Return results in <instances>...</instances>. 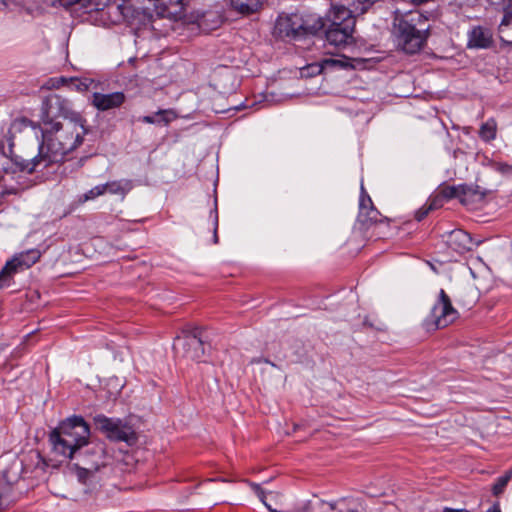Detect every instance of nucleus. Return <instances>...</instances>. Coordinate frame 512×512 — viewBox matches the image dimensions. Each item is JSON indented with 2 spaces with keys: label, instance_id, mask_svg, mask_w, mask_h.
I'll return each mask as SVG.
<instances>
[{
  "label": "nucleus",
  "instance_id": "nucleus-1",
  "mask_svg": "<svg viewBox=\"0 0 512 512\" xmlns=\"http://www.w3.org/2000/svg\"><path fill=\"white\" fill-rule=\"evenodd\" d=\"M85 123L86 120L79 117L49 122L47 126H42V140L38 147V154L30 161H18L13 154V143L10 140L7 146L0 143V153L15 165L13 173L17 171L21 173L17 176V186L8 188L6 193L18 194L29 188L30 181H20V179L32 174L38 166L47 167L52 163L62 162L69 153L77 149L88 132Z\"/></svg>",
  "mask_w": 512,
  "mask_h": 512
},
{
  "label": "nucleus",
  "instance_id": "nucleus-2",
  "mask_svg": "<svg viewBox=\"0 0 512 512\" xmlns=\"http://www.w3.org/2000/svg\"><path fill=\"white\" fill-rule=\"evenodd\" d=\"M426 21L427 19L418 11L395 12L393 33L403 51L414 54L423 47L428 37Z\"/></svg>",
  "mask_w": 512,
  "mask_h": 512
},
{
  "label": "nucleus",
  "instance_id": "nucleus-3",
  "mask_svg": "<svg viewBox=\"0 0 512 512\" xmlns=\"http://www.w3.org/2000/svg\"><path fill=\"white\" fill-rule=\"evenodd\" d=\"M89 426L82 417L73 416L63 421L50 434V442L55 453L73 458L81 447L88 443Z\"/></svg>",
  "mask_w": 512,
  "mask_h": 512
},
{
  "label": "nucleus",
  "instance_id": "nucleus-4",
  "mask_svg": "<svg viewBox=\"0 0 512 512\" xmlns=\"http://www.w3.org/2000/svg\"><path fill=\"white\" fill-rule=\"evenodd\" d=\"M324 27L321 18L314 19L313 24H308L298 14H282L277 18L275 33L280 37L299 39L308 34H316Z\"/></svg>",
  "mask_w": 512,
  "mask_h": 512
},
{
  "label": "nucleus",
  "instance_id": "nucleus-5",
  "mask_svg": "<svg viewBox=\"0 0 512 512\" xmlns=\"http://www.w3.org/2000/svg\"><path fill=\"white\" fill-rule=\"evenodd\" d=\"M63 119L79 118L82 115L73 110L72 103L60 94L51 93L47 95L41 104L40 119L42 126H47L49 122H60L55 118Z\"/></svg>",
  "mask_w": 512,
  "mask_h": 512
},
{
  "label": "nucleus",
  "instance_id": "nucleus-6",
  "mask_svg": "<svg viewBox=\"0 0 512 512\" xmlns=\"http://www.w3.org/2000/svg\"><path fill=\"white\" fill-rule=\"evenodd\" d=\"M458 316V311L452 306L450 297L441 289L437 302L424 320V326L428 331L445 328L453 323Z\"/></svg>",
  "mask_w": 512,
  "mask_h": 512
},
{
  "label": "nucleus",
  "instance_id": "nucleus-7",
  "mask_svg": "<svg viewBox=\"0 0 512 512\" xmlns=\"http://www.w3.org/2000/svg\"><path fill=\"white\" fill-rule=\"evenodd\" d=\"M108 459L104 443H92L76 464L78 478L85 483L101 467L107 465Z\"/></svg>",
  "mask_w": 512,
  "mask_h": 512
},
{
  "label": "nucleus",
  "instance_id": "nucleus-8",
  "mask_svg": "<svg viewBox=\"0 0 512 512\" xmlns=\"http://www.w3.org/2000/svg\"><path fill=\"white\" fill-rule=\"evenodd\" d=\"M40 257L41 252L36 248L15 254L0 271V289L10 286L16 273L30 268Z\"/></svg>",
  "mask_w": 512,
  "mask_h": 512
},
{
  "label": "nucleus",
  "instance_id": "nucleus-9",
  "mask_svg": "<svg viewBox=\"0 0 512 512\" xmlns=\"http://www.w3.org/2000/svg\"><path fill=\"white\" fill-rule=\"evenodd\" d=\"M97 429L106 434V436L115 441H123L128 444L136 442V434L132 427L124 424L119 419L108 418L104 415H97L94 418Z\"/></svg>",
  "mask_w": 512,
  "mask_h": 512
},
{
  "label": "nucleus",
  "instance_id": "nucleus-10",
  "mask_svg": "<svg viewBox=\"0 0 512 512\" xmlns=\"http://www.w3.org/2000/svg\"><path fill=\"white\" fill-rule=\"evenodd\" d=\"M173 347L177 353H181L183 357L194 361H200L205 354L199 328L183 331L181 336L176 337Z\"/></svg>",
  "mask_w": 512,
  "mask_h": 512
},
{
  "label": "nucleus",
  "instance_id": "nucleus-11",
  "mask_svg": "<svg viewBox=\"0 0 512 512\" xmlns=\"http://www.w3.org/2000/svg\"><path fill=\"white\" fill-rule=\"evenodd\" d=\"M126 97L123 92H113L109 94L95 92L92 95L91 103L99 111H107L120 107Z\"/></svg>",
  "mask_w": 512,
  "mask_h": 512
},
{
  "label": "nucleus",
  "instance_id": "nucleus-12",
  "mask_svg": "<svg viewBox=\"0 0 512 512\" xmlns=\"http://www.w3.org/2000/svg\"><path fill=\"white\" fill-rule=\"evenodd\" d=\"M446 244L450 249L459 254L470 251L474 246V242L470 234L462 229H456L449 232L447 234Z\"/></svg>",
  "mask_w": 512,
  "mask_h": 512
},
{
  "label": "nucleus",
  "instance_id": "nucleus-13",
  "mask_svg": "<svg viewBox=\"0 0 512 512\" xmlns=\"http://www.w3.org/2000/svg\"><path fill=\"white\" fill-rule=\"evenodd\" d=\"M329 25L334 27H347L348 29L355 28V16L348 8L341 5H333L329 12Z\"/></svg>",
  "mask_w": 512,
  "mask_h": 512
},
{
  "label": "nucleus",
  "instance_id": "nucleus-14",
  "mask_svg": "<svg viewBox=\"0 0 512 512\" xmlns=\"http://www.w3.org/2000/svg\"><path fill=\"white\" fill-rule=\"evenodd\" d=\"M347 27H334L329 25L325 31V37L329 44L334 46H343L352 40L353 29Z\"/></svg>",
  "mask_w": 512,
  "mask_h": 512
},
{
  "label": "nucleus",
  "instance_id": "nucleus-15",
  "mask_svg": "<svg viewBox=\"0 0 512 512\" xmlns=\"http://www.w3.org/2000/svg\"><path fill=\"white\" fill-rule=\"evenodd\" d=\"M347 63L343 60L326 58L320 63L309 64L301 69V76L312 77L321 74L325 69L333 67H346Z\"/></svg>",
  "mask_w": 512,
  "mask_h": 512
},
{
  "label": "nucleus",
  "instance_id": "nucleus-16",
  "mask_svg": "<svg viewBox=\"0 0 512 512\" xmlns=\"http://www.w3.org/2000/svg\"><path fill=\"white\" fill-rule=\"evenodd\" d=\"M498 35L503 43L512 45V2L507 3L503 9V18L498 26Z\"/></svg>",
  "mask_w": 512,
  "mask_h": 512
},
{
  "label": "nucleus",
  "instance_id": "nucleus-17",
  "mask_svg": "<svg viewBox=\"0 0 512 512\" xmlns=\"http://www.w3.org/2000/svg\"><path fill=\"white\" fill-rule=\"evenodd\" d=\"M492 43V34L489 29L481 26L474 27L469 32V47L473 48H487Z\"/></svg>",
  "mask_w": 512,
  "mask_h": 512
},
{
  "label": "nucleus",
  "instance_id": "nucleus-18",
  "mask_svg": "<svg viewBox=\"0 0 512 512\" xmlns=\"http://www.w3.org/2000/svg\"><path fill=\"white\" fill-rule=\"evenodd\" d=\"M486 192L480 190L478 186L461 185V198L460 202L464 205H469L474 202L484 200Z\"/></svg>",
  "mask_w": 512,
  "mask_h": 512
},
{
  "label": "nucleus",
  "instance_id": "nucleus-19",
  "mask_svg": "<svg viewBox=\"0 0 512 512\" xmlns=\"http://www.w3.org/2000/svg\"><path fill=\"white\" fill-rule=\"evenodd\" d=\"M49 87L51 88H59L61 86H74L79 91H85L88 89V84L83 80H80L78 78H65V77H58V78H52L48 82Z\"/></svg>",
  "mask_w": 512,
  "mask_h": 512
},
{
  "label": "nucleus",
  "instance_id": "nucleus-20",
  "mask_svg": "<svg viewBox=\"0 0 512 512\" xmlns=\"http://www.w3.org/2000/svg\"><path fill=\"white\" fill-rule=\"evenodd\" d=\"M49 87L51 88H59L61 86H74L79 91H85L88 89V84L83 80H80L78 78H65V77H58V78H52L48 82Z\"/></svg>",
  "mask_w": 512,
  "mask_h": 512
},
{
  "label": "nucleus",
  "instance_id": "nucleus-21",
  "mask_svg": "<svg viewBox=\"0 0 512 512\" xmlns=\"http://www.w3.org/2000/svg\"><path fill=\"white\" fill-rule=\"evenodd\" d=\"M58 2L65 7L79 4L87 10H101L108 4L109 0H58Z\"/></svg>",
  "mask_w": 512,
  "mask_h": 512
},
{
  "label": "nucleus",
  "instance_id": "nucleus-22",
  "mask_svg": "<svg viewBox=\"0 0 512 512\" xmlns=\"http://www.w3.org/2000/svg\"><path fill=\"white\" fill-rule=\"evenodd\" d=\"M360 214L365 215L370 221H377V213L373 209L371 198L365 194L363 185H361V196L359 200Z\"/></svg>",
  "mask_w": 512,
  "mask_h": 512
},
{
  "label": "nucleus",
  "instance_id": "nucleus-23",
  "mask_svg": "<svg viewBox=\"0 0 512 512\" xmlns=\"http://www.w3.org/2000/svg\"><path fill=\"white\" fill-rule=\"evenodd\" d=\"M347 502L340 499L334 503L321 501L313 507V512H348Z\"/></svg>",
  "mask_w": 512,
  "mask_h": 512
},
{
  "label": "nucleus",
  "instance_id": "nucleus-24",
  "mask_svg": "<svg viewBox=\"0 0 512 512\" xmlns=\"http://www.w3.org/2000/svg\"><path fill=\"white\" fill-rule=\"evenodd\" d=\"M230 3L232 8L237 12L241 14H251L259 9L261 0H230Z\"/></svg>",
  "mask_w": 512,
  "mask_h": 512
},
{
  "label": "nucleus",
  "instance_id": "nucleus-25",
  "mask_svg": "<svg viewBox=\"0 0 512 512\" xmlns=\"http://www.w3.org/2000/svg\"><path fill=\"white\" fill-rule=\"evenodd\" d=\"M101 186L104 187V194L109 193L121 196H124L131 189V184L127 180L111 181L101 184Z\"/></svg>",
  "mask_w": 512,
  "mask_h": 512
},
{
  "label": "nucleus",
  "instance_id": "nucleus-26",
  "mask_svg": "<svg viewBox=\"0 0 512 512\" xmlns=\"http://www.w3.org/2000/svg\"><path fill=\"white\" fill-rule=\"evenodd\" d=\"M176 118V114L172 110H160L154 115L144 116L142 121L149 124H168Z\"/></svg>",
  "mask_w": 512,
  "mask_h": 512
},
{
  "label": "nucleus",
  "instance_id": "nucleus-27",
  "mask_svg": "<svg viewBox=\"0 0 512 512\" xmlns=\"http://www.w3.org/2000/svg\"><path fill=\"white\" fill-rule=\"evenodd\" d=\"M497 134V123L493 118L488 119L484 122L479 130L480 138L485 142H490L496 138Z\"/></svg>",
  "mask_w": 512,
  "mask_h": 512
},
{
  "label": "nucleus",
  "instance_id": "nucleus-28",
  "mask_svg": "<svg viewBox=\"0 0 512 512\" xmlns=\"http://www.w3.org/2000/svg\"><path fill=\"white\" fill-rule=\"evenodd\" d=\"M377 0H352L350 3V11L352 14L360 15L365 13Z\"/></svg>",
  "mask_w": 512,
  "mask_h": 512
},
{
  "label": "nucleus",
  "instance_id": "nucleus-29",
  "mask_svg": "<svg viewBox=\"0 0 512 512\" xmlns=\"http://www.w3.org/2000/svg\"><path fill=\"white\" fill-rule=\"evenodd\" d=\"M439 194H440V196L442 197V199L444 201H447V200H450V199H453V198H458L460 200V198H461V185H459V186H446V187L442 188L439 191Z\"/></svg>",
  "mask_w": 512,
  "mask_h": 512
},
{
  "label": "nucleus",
  "instance_id": "nucleus-30",
  "mask_svg": "<svg viewBox=\"0 0 512 512\" xmlns=\"http://www.w3.org/2000/svg\"><path fill=\"white\" fill-rule=\"evenodd\" d=\"M511 477V471H508L505 473V475L499 477L492 487L493 494L496 496L501 494L504 491L505 487L507 486L508 482L510 481Z\"/></svg>",
  "mask_w": 512,
  "mask_h": 512
},
{
  "label": "nucleus",
  "instance_id": "nucleus-31",
  "mask_svg": "<svg viewBox=\"0 0 512 512\" xmlns=\"http://www.w3.org/2000/svg\"><path fill=\"white\" fill-rule=\"evenodd\" d=\"M104 195V187L100 185H97L90 190H88L86 193H84L82 196H80L79 201L84 203L90 200H94L99 196Z\"/></svg>",
  "mask_w": 512,
  "mask_h": 512
},
{
  "label": "nucleus",
  "instance_id": "nucleus-32",
  "mask_svg": "<svg viewBox=\"0 0 512 512\" xmlns=\"http://www.w3.org/2000/svg\"><path fill=\"white\" fill-rule=\"evenodd\" d=\"M493 169L500 173L502 176L511 178L512 177V164L507 162H494L492 164Z\"/></svg>",
  "mask_w": 512,
  "mask_h": 512
},
{
  "label": "nucleus",
  "instance_id": "nucleus-33",
  "mask_svg": "<svg viewBox=\"0 0 512 512\" xmlns=\"http://www.w3.org/2000/svg\"><path fill=\"white\" fill-rule=\"evenodd\" d=\"M252 487L254 491L256 492L258 498L261 500V502L271 511V512H279L278 510L272 508L267 502H266V494L265 492L260 488L258 484H252Z\"/></svg>",
  "mask_w": 512,
  "mask_h": 512
},
{
  "label": "nucleus",
  "instance_id": "nucleus-34",
  "mask_svg": "<svg viewBox=\"0 0 512 512\" xmlns=\"http://www.w3.org/2000/svg\"><path fill=\"white\" fill-rule=\"evenodd\" d=\"M443 204H444V200L442 199V197L440 196L439 193L437 195L433 196L432 198H430L428 200V202L426 203L428 208H430V211L442 207Z\"/></svg>",
  "mask_w": 512,
  "mask_h": 512
},
{
  "label": "nucleus",
  "instance_id": "nucleus-35",
  "mask_svg": "<svg viewBox=\"0 0 512 512\" xmlns=\"http://www.w3.org/2000/svg\"><path fill=\"white\" fill-rule=\"evenodd\" d=\"M28 124H29L28 120H26L24 118L15 119L10 125L9 132L13 133V132L20 131L22 128L27 127Z\"/></svg>",
  "mask_w": 512,
  "mask_h": 512
},
{
  "label": "nucleus",
  "instance_id": "nucleus-36",
  "mask_svg": "<svg viewBox=\"0 0 512 512\" xmlns=\"http://www.w3.org/2000/svg\"><path fill=\"white\" fill-rule=\"evenodd\" d=\"M211 217L213 219V242L218 243L217 229H218V212L217 206L211 211Z\"/></svg>",
  "mask_w": 512,
  "mask_h": 512
},
{
  "label": "nucleus",
  "instance_id": "nucleus-37",
  "mask_svg": "<svg viewBox=\"0 0 512 512\" xmlns=\"http://www.w3.org/2000/svg\"><path fill=\"white\" fill-rule=\"evenodd\" d=\"M430 212V208H428V206L425 204L423 207H421L417 212H416V219L418 221H421L423 220L427 215L428 213Z\"/></svg>",
  "mask_w": 512,
  "mask_h": 512
},
{
  "label": "nucleus",
  "instance_id": "nucleus-38",
  "mask_svg": "<svg viewBox=\"0 0 512 512\" xmlns=\"http://www.w3.org/2000/svg\"><path fill=\"white\" fill-rule=\"evenodd\" d=\"M443 512H470V511L467 509H453V508L445 507L443 509Z\"/></svg>",
  "mask_w": 512,
  "mask_h": 512
},
{
  "label": "nucleus",
  "instance_id": "nucleus-39",
  "mask_svg": "<svg viewBox=\"0 0 512 512\" xmlns=\"http://www.w3.org/2000/svg\"><path fill=\"white\" fill-rule=\"evenodd\" d=\"M486 512H501L499 503L493 504V506L489 508Z\"/></svg>",
  "mask_w": 512,
  "mask_h": 512
},
{
  "label": "nucleus",
  "instance_id": "nucleus-40",
  "mask_svg": "<svg viewBox=\"0 0 512 512\" xmlns=\"http://www.w3.org/2000/svg\"><path fill=\"white\" fill-rule=\"evenodd\" d=\"M6 7V2L4 0H0V10H4Z\"/></svg>",
  "mask_w": 512,
  "mask_h": 512
},
{
  "label": "nucleus",
  "instance_id": "nucleus-41",
  "mask_svg": "<svg viewBox=\"0 0 512 512\" xmlns=\"http://www.w3.org/2000/svg\"><path fill=\"white\" fill-rule=\"evenodd\" d=\"M365 324L373 327V323L368 322V319L365 320Z\"/></svg>",
  "mask_w": 512,
  "mask_h": 512
}]
</instances>
